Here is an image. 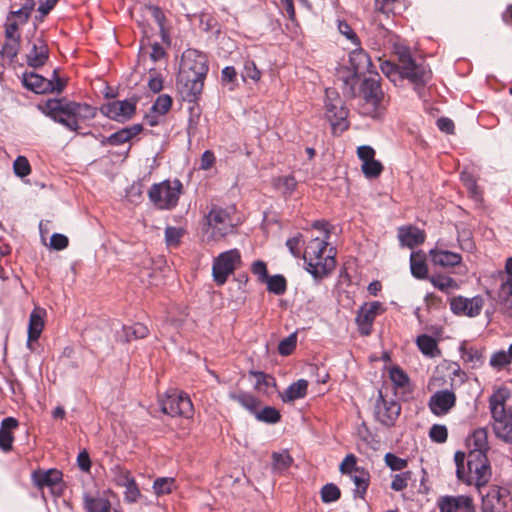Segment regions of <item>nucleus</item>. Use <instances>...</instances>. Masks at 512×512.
Returning a JSON list of instances; mask_svg holds the SVG:
<instances>
[{"instance_id":"1","label":"nucleus","mask_w":512,"mask_h":512,"mask_svg":"<svg viewBox=\"0 0 512 512\" xmlns=\"http://www.w3.org/2000/svg\"><path fill=\"white\" fill-rule=\"evenodd\" d=\"M208 70L205 54L195 49L183 52L177 76V87L185 100L193 102L198 99L203 91Z\"/></svg>"},{"instance_id":"2","label":"nucleus","mask_w":512,"mask_h":512,"mask_svg":"<svg viewBox=\"0 0 512 512\" xmlns=\"http://www.w3.org/2000/svg\"><path fill=\"white\" fill-rule=\"evenodd\" d=\"M398 63L385 61L381 64L382 72L394 83L401 79H408L415 88L423 87L431 78V70L424 61L415 60L409 48L395 46Z\"/></svg>"},{"instance_id":"3","label":"nucleus","mask_w":512,"mask_h":512,"mask_svg":"<svg viewBox=\"0 0 512 512\" xmlns=\"http://www.w3.org/2000/svg\"><path fill=\"white\" fill-rule=\"evenodd\" d=\"M39 109L51 120L73 132L80 128L79 121L92 119L96 115L95 107L65 99H48L39 105Z\"/></svg>"},{"instance_id":"4","label":"nucleus","mask_w":512,"mask_h":512,"mask_svg":"<svg viewBox=\"0 0 512 512\" xmlns=\"http://www.w3.org/2000/svg\"><path fill=\"white\" fill-rule=\"evenodd\" d=\"M241 223L235 206L213 205L204 217V233L208 241H220L233 234Z\"/></svg>"},{"instance_id":"5","label":"nucleus","mask_w":512,"mask_h":512,"mask_svg":"<svg viewBox=\"0 0 512 512\" xmlns=\"http://www.w3.org/2000/svg\"><path fill=\"white\" fill-rule=\"evenodd\" d=\"M327 245L326 239L315 237L305 247L303 259L307 265L306 270L314 278H322L335 267L334 255L331 253L333 249L331 248L325 255Z\"/></svg>"},{"instance_id":"6","label":"nucleus","mask_w":512,"mask_h":512,"mask_svg":"<svg viewBox=\"0 0 512 512\" xmlns=\"http://www.w3.org/2000/svg\"><path fill=\"white\" fill-rule=\"evenodd\" d=\"M489 409L493 423V431L499 439L512 444V413L505 409V399L500 394L489 398Z\"/></svg>"},{"instance_id":"7","label":"nucleus","mask_w":512,"mask_h":512,"mask_svg":"<svg viewBox=\"0 0 512 512\" xmlns=\"http://www.w3.org/2000/svg\"><path fill=\"white\" fill-rule=\"evenodd\" d=\"M182 184L179 180L163 181L153 184L149 190V198L151 202L160 209H172L179 200Z\"/></svg>"},{"instance_id":"8","label":"nucleus","mask_w":512,"mask_h":512,"mask_svg":"<svg viewBox=\"0 0 512 512\" xmlns=\"http://www.w3.org/2000/svg\"><path fill=\"white\" fill-rule=\"evenodd\" d=\"M361 93L365 101L363 108L365 113L373 118L378 117L382 110L384 94L380 86V77L377 73L363 80Z\"/></svg>"},{"instance_id":"9","label":"nucleus","mask_w":512,"mask_h":512,"mask_svg":"<svg viewBox=\"0 0 512 512\" xmlns=\"http://www.w3.org/2000/svg\"><path fill=\"white\" fill-rule=\"evenodd\" d=\"M241 254L238 249H230L214 258L212 276L217 285H223L228 277L240 266Z\"/></svg>"},{"instance_id":"10","label":"nucleus","mask_w":512,"mask_h":512,"mask_svg":"<svg viewBox=\"0 0 512 512\" xmlns=\"http://www.w3.org/2000/svg\"><path fill=\"white\" fill-rule=\"evenodd\" d=\"M467 468L466 475L473 477L472 485H475L479 494H482L481 489L485 487L491 476V467L486 454L481 453H468L467 454Z\"/></svg>"},{"instance_id":"11","label":"nucleus","mask_w":512,"mask_h":512,"mask_svg":"<svg viewBox=\"0 0 512 512\" xmlns=\"http://www.w3.org/2000/svg\"><path fill=\"white\" fill-rule=\"evenodd\" d=\"M482 495V512H512V498L508 489L493 485Z\"/></svg>"},{"instance_id":"12","label":"nucleus","mask_w":512,"mask_h":512,"mask_svg":"<svg viewBox=\"0 0 512 512\" xmlns=\"http://www.w3.org/2000/svg\"><path fill=\"white\" fill-rule=\"evenodd\" d=\"M161 409L165 414L172 417H190L193 413V404L186 393L174 390L167 393L165 398L161 400Z\"/></svg>"},{"instance_id":"13","label":"nucleus","mask_w":512,"mask_h":512,"mask_svg":"<svg viewBox=\"0 0 512 512\" xmlns=\"http://www.w3.org/2000/svg\"><path fill=\"white\" fill-rule=\"evenodd\" d=\"M22 84L37 94L61 92L64 88L63 81L56 76V70L53 71V79H46L34 72H25L22 75Z\"/></svg>"},{"instance_id":"14","label":"nucleus","mask_w":512,"mask_h":512,"mask_svg":"<svg viewBox=\"0 0 512 512\" xmlns=\"http://www.w3.org/2000/svg\"><path fill=\"white\" fill-rule=\"evenodd\" d=\"M384 311L383 304L378 301L364 303L357 311L356 324L359 333L368 336L372 332L375 318Z\"/></svg>"},{"instance_id":"15","label":"nucleus","mask_w":512,"mask_h":512,"mask_svg":"<svg viewBox=\"0 0 512 512\" xmlns=\"http://www.w3.org/2000/svg\"><path fill=\"white\" fill-rule=\"evenodd\" d=\"M62 476V472L57 469H38L32 472L31 480L39 490L47 487L53 495H59L62 491Z\"/></svg>"},{"instance_id":"16","label":"nucleus","mask_w":512,"mask_h":512,"mask_svg":"<svg viewBox=\"0 0 512 512\" xmlns=\"http://www.w3.org/2000/svg\"><path fill=\"white\" fill-rule=\"evenodd\" d=\"M136 111V100H116L104 104L101 112L106 117L117 122L129 120Z\"/></svg>"},{"instance_id":"17","label":"nucleus","mask_w":512,"mask_h":512,"mask_svg":"<svg viewBox=\"0 0 512 512\" xmlns=\"http://www.w3.org/2000/svg\"><path fill=\"white\" fill-rule=\"evenodd\" d=\"M326 117L333 127L345 123L348 111L335 90L326 89Z\"/></svg>"},{"instance_id":"18","label":"nucleus","mask_w":512,"mask_h":512,"mask_svg":"<svg viewBox=\"0 0 512 512\" xmlns=\"http://www.w3.org/2000/svg\"><path fill=\"white\" fill-rule=\"evenodd\" d=\"M401 411L400 404L394 399H386L382 392L375 404L376 418L385 426H392L398 418Z\"/></svg>"},{"instance_id":"19","label":"nucleus","mask_w":512,"mask_h":512,"mask_svg":"<svg viewBox=\"0 0 512 512\" xmlns=\"http://www.w3.org/2000/svg\"><path fill=\"white\" fill-rule=\"evenodd\" d=\"M456 404V395L448 389L438 390L429 398L428 406L436 416L446 415Z\"/></svg>"},{"instance_id":"20","label":"nucleus","mask_w":512,"mask_h":512,"mask_svg":"<svg viewBox=\"0 0 512 512\" xmlns=\"http://www.w3.org/2000/svg\"><path fill=\"white\" fill-rule=\"evenodd\" d=\"M483 307V299L479 296L465 298L453 297L450 300V308L454 314L475 317L480 314Z\"/></svg>"},{"instance_id":"21","label":"nucleus","mask_w":512,"mask_h":512,"mask_svg":"<svg viewBox=\"0 0 512 512\" xmlns=\"http://www.w3.org/2000/svg\"><path fill=\"white\" fill-rule=\"evenodd\" d=\"M440 512H474L472 498L465 495L444 496L439 499Z\"/></svg>"},{"instance_id":"22","label":"nucleus","mask_w":512,"mask_h":512,"mask_svg":"<svg viewBox=\"0 0 512 512\" xmlns=\"http://www.w3.org/2000/svg\"><path fill=\"white\" fill-rule=\"evenodd\" d=\"M49 57V49L46 42L42 38H36L32 44L31 49L26 55L28 66L32 68H39L44 66Z\"/></svg>"},{"instance_id":"23","label":"nucleus","mask_w":512,"mask_h":512,"mask_svg":"<svg viewBox=\"0 0 512 512\" xmlns=\"http://www.w3.org/2000/svg\"><path fill=\"white\" fill-rule=\"evenodd\" d=\"M19 426V422L14 417H6L0 425V449L7 453L13 448L14 430Z\"/></svg>"},{"instance_id":"24","label":"nucleus","mask_w":512,"mask_h":512,"mask_svg":"<svg viewBox=\"0 0 512 512\" xmlns=\"http://www.w3.org/2000/svg\"><path fill=\"white\" fill-rule=\"evenodd\" d=\"M429 254L431 262L443 268H452L462 262L460 254L445 249L434 248L429 251Z\"/></svg>"},{"instance_id":"25","label":"nucleus","mask_w":512,"mask_h":512,"mask_svg":"<svg viewBox=\"0 0 512 512\" xmlns=\"http://www.w3.org/2000/svg\"><path fill=\"white\" fill-rule=\"evenodd\" d=\"M398 239L401 246L413 249L424 242L425 234L417 227L401 226L398 228Z\"/></svg>"},{"instance_id":"26","label":"nucleus","mask_w":512,"mask_h":512,"mask_svg":"<svg viewBox=\"0 0 512 512\" xmlns=\"http://www.w3.org/2000/svg\"><path fill=\"white\" fill-rule=\"evenodd\" d=\"M141 131L142 126L140 124H134L130 127L120 129L108 137H104L101 140V145L118 146L124 144L138 135Z\"/></svg>"},{"instance_id":"27","label":"nucleus","mask_w":512,"mask_h":512,"mask_svg":"<svg viewBox=\"0 0 512 512\" xmlns=\"http://www.w3.org/2000/svg\"><path fill=\"white\" fill-rule=\"evenodd\" d=\"M45 315L46 311L39 307H35L30 313L27 340L28 346H30L31 342L37 341L39 339L44 328Z\"/></svg>"},{"instance_id":"28","label":"nucleus","mask_w":512,"mask_h":512,"mask_svg":"<svg viewBox=\"0 0 512 512\" xmlns=\"http://www.w3.org/2000/svg\"><path fill=\"white\" fill-rule=\"evenodd\" d=\"M468 453L486 454L489 450L488 432L486 428H477L467 438Z\"/></svg>"},{"instance_id":"29","label":"nucleus","mask_w":512,"mask_h":512,"mask_svg":"<svg viewBox=\"0 0 512 512\" xmlns=\"http://www.w3.org/2000/svg\"><path fill=\"white\" fill-rule=\"evenodd\" d=\"M83 503L87 512H110L111 510V504L109 500L98 494L92 495L89 493H84Z\"/></svg>"},{"instance_id":"30","label":"nucleus","mask_w":512,"mask_h":512,"mask_svg":"<svg viewBox=\"0 0 512 512\" xmlns=\"http://www.w3.org/2000/svg\"><path fill=\"white\" fill-rule=\"evenodd\" d=\"M307 388L308 382L304 379H299L286 388V390L281 394V398L283 402H292L303 398L307 394Z\"/></svg>"},{"instance_id":"31","label":"nucleus","mask_w":512,"mask_h":512,"mask_svg":"<svg viewBox=\"0 0 512 512\" xmlns=\"http://www.w3.org/2000/svg\"><path fill=\"white\" fill-rule=\"evenodd\" d=\"M349 477L355 485L354 497L364 499L370 483L369 472L363 468L360 471H356L355 474H352Z\"/></svg>"},{"instance_id":"32","label":"nucleus","mask_w":512,"mask_h":512,"mask_svg":"<svg viewBox=\"0 0 512 512\" xmlns=\"http://www.w3.org/2000/svg\"><path fill=\"white\" fill-rule=\"evenodd\" d=\"M416 344L423 355L430 358L440 356L437 341L432 336L427 334L419 335L416 339Z\"/></svg>"},{"instance_id":"33","label":"nucleus","mask_w":512,"mask_h":512,"mask_svg":"<svg viewBox=\"0 0 512 512\" xmlns=\"http://www.w3.org/2000/svg\"><path fill=\"white\" fill-rule=\"evenodd\" d=\"M349 59L355 73H361L364 70H369L371 66L370 57L362 49L352 51L349 55Z\"/></svg>"},{"instance_id":"34","label":"nucleus","mask_w":512,"mask_h":512,"mask_svg":"<svg viewBox=\"0 0 512 512\" xmlns=\"http://www.w3.org/2000/svg\"><path fill=\"white\" fill-rule=\"evenodd\" d=\"M460 352L464 363L468 364L471 368H478L484 363L482 352L475 347L461 346Z\"/></svg>"},{"instance_id":"35","label":"nucleus","mask_w":512,"mask_h":512,"mask_svg":"<svg viewBox=\"0 0 512 512\" xmlns=\"http://www.w3.org/2000/svg\"><path fill=\"white\" fill-rule=\"evenodd\" d=\"M410 269L412 275L417 279H424L427 277L428 269L425 263L424 256L421 254V252L411 253Z\"/></svg>"},{"instance_id":"36","label":"nucleus","mask_w":512,"mask_h":512,"mask_svg":"<svg viewBox=\"0 0 512 512\" xmlns=\"http://www.w3.org/2000/svg\"><path fill=\"white\" fill-rule=\"evenodd\" d=\"M273 186L281 191L284 197H289L296 190L297 181L292 175L279 176L273 179Z\"/></svg>"},{"instance_id":"37","label":"nucleus","mask_w":512,"mask_h":512,"mask_svg":"<svg viewBox=\"0 0 512 512\" xmlns=\"http://www.w3.org/2000/svg\"><path fill=\"white\" fill-rule=\"evenodd\" d=\"M229 397L238 402L242 407L255 415L259 408V401L251 394L246 392L230 393Z\"/></svg>"},{"instance_id":"38","label":"nucleus","mask_w":512,"mask_h":512,"mask_svg":"<svg viewBox=\"0 0 512 512\" xmlns=\"http://www.w3.org/2000/svg\"><path fill=\"white\" fill-rule=\"evenodd\" d=\"M467 459V455L465 452L457 451L454 455V461L456 464V476L459 480L464 482L467 485H472L473 477L471 475H466L464 469V463Z\"/></svg>"},{"instance_id":"39","label":"nucleus","mask_w":512,"mask_h":512,"mask_svg":"<svg viewBox=\"0 0 512 512\" xmlns=\"http://www.w3.org/2000/svg\"><path fill=\"white\" fill-rule=\"evenodd\" d=\"M264 282L267 284V289L271 293L282 295L286 291V279L280 274L268 276Z\"/></svg>"},{"instance_id":"40","label":"nucleus","mask_w":512,"mask_h":512,"mask_svg":"<svg viewBox=\"0 0 512 512\" xmlns=\"http://www.w3.org/2000/svg\"><path fill=\"white\" fill-rule=\"evenodd\" d=\"M432 285L442 292H448L450 289L458 287L456 281L447 275L437 274L430 278Z\"/></svg>"},{"instance_id":"41","label":"nucleus","mask_w":512,"mask_h":512,"mask_svg":"<svg viewBox=\"0 0 512 512\" xmlns=\"http://www.w3.org/2000/svg\"><path fill=\"white\" fill-rule=\"evenodd\" d=\"M123 331L127 341L145 338L149 333L148 328L142 323L124 326Z\"/></svg>"},{"instance_id":"42","label":"nucleus","mask_w":512,"mask_h":512,"mask_svg":"<svg viewBox=\"0 0 512 512\" xmlns=\"http://www.w3.org/2000/svg\"><path fill=\"white\" fill-rule=\"evenodd\" d=\"M175 488V479L172 477H160L155 479L153 490L157 496L171 493Z\"/></svg>"},{"instance_id":"43","label":"nucleus","mask_w":512,"mask_h":512,"mask_svg":"<svg viewBox=\"0 0 512 512\" xmlns=\"http://www.w3.org/2000/svg\"><path fill=\"white\" fill-rule=\"evenodd\" d=\"M254 416L258 421L268 424H275L280 420L279 411L276 408L270 406H266L261 410L257 409Z\"/></svg>"},{"instance_id":"44","label":"nucleus","mask_w":512,"mask_h":512,"mask_svg":"<svg viewBox=\"0 0 512 512\" xmlns=\"http://www.w3.org/2000/svg\"><path fill=\"white\" fill-rule=\"evenodd\" d=\"M111 473L113 476V481L119 487L127 485L130 481L134 479L129 470L119 465H115L111 469Z\"/></svg>"},{"instance_id":"45","label":"nucleus","mask_w":512,"mask_h":512,"mask_svg":"<svg viewBox=\"0 0 512 512\" xmlns=\"http://www.w3.org/2000/svg\"><path fill=\"white\" fill-rule=\"evenodd\" d=\"M273 468L277 471H284L290 467L293 462L287 450L281 452H274L272 454Z\"/></svg>"},{"instance_id":"46","label":"nucleus","mask_w":512,"mask_h":512,"mask_svg":"<svg viewBox=\"0 0 512 512\" xmlns=\"http://www.w3.org/2000/svg\"><path fill=\"white\" fill-rule=\"evenodd\" d=\"M361 170L366 178L374 179L382 173L383 165L380 161L373 158L370 161H365V163H362Z\"/></svg>"},{"instance_id":"47","label":"nucleus","mask_w":512,"mask_h":512,"mask_svg":"<svg viewBox=\"0 0 512 512\" xmlns=\"http://www.w3.org/2000/svg\"><path fill=\"white\" fill-rule=\"evenodd\" d=\"M172 106V98L167 94H162L157 97L151 107V111L158 116L165 115Z\"/></svg>"},{"instance_id":"48","label":"nucleus","mask_w":512,"mask_h":512,"mask_svg":"<svg viewBox=\"0 0 512 512\" xmlns=\"http://www.w3.org/2000/svg\"><path fill=\"white\" fill-rule=\"evenodd\" d=\"M389 378L397 388H405L409 385V377L399 366H393L389 370Z\"/></svg>"},{"instance_id":"49","label":"nucleus","mask_w":512,"mask_h":512,"mask_svg":"<svg viewBox=\"0 0 512 512\" xmlns=\"http://www.w3.org/2000/svg\"><path fill=\"white\" fill-rule=\"evenodd\" d=\"M241 76L243 80L251 79L254 82H257L261 78V71L257 68L253 60L247 59L244 61Z\"/></svg>"},{"instance_id":"50","label":"nucleus","mask_w":512,"mask_h":512,"mask_svg":"<svg viewBox=\"0 0 512 512\" xmlns=\"http://www.w3.org/2000/svg\"><path fill=\"white\" fill-rule=\"evenodd\" d=\"M21 39L5 38V43L2 47V54L9 60L13 61L19 53Z\"/></svg>"},{"instance_id":"51","label":"nucleus","mask_w":512,"mask_h":512,"mask_svg":"<svg viewBox=\"0 0 512 512\" xmlns=\"http://www.w3.org/2000/svg\"><path fill=\"white\" fill-rule=\"evenodd\" d=\"M339 469L342 474L350 476L363 468L357 466V458L355 455L348 454L341 462Z\"/></svg>"},{"instance_id":"52","label":"nucleus","mask_w":512,"mask_h":512,"mask_svg":"<svg viewBox=\"0 0 512 512\" xmlns=\"http://www.w3.org/2000/svg\"><path fill=\"white\" fill-rule=\"evenodd\" d=\"M340 496V489L333 483H328L321 489V499L324 503L335 502L340 498Z\"/></svg>"},{"instance_id":"53","label":"nucleus","mask_w":512,"mask_h":512,"mask_svg":"<svg viewBox=\"0 0 512 512\" xmlns=\"http://www.w3.org/2000/svg\"><path fill=\"white\" fill-rule=\"evenodd\" d=\"M184 234V230L178 227L168 226L165 229V242L169 247H176Z\"/></svg>"},{"instance_id":"54","label":"nucleus","mask_w":512,"mask_h":512,"mask_svg":"<svg viewBox=\"0 0 512 512\" xmlns=\"http://www.w3.org/2000/svg\"><path fill=\"white\" fill-rule=\"evenodd\" d=\"M297 336L295 333L290 334L282 339L278 345V352L282 356L290 355L296 348Z\"/></svg>"},{"instance_id":"55","label":"nucleus","mask_w":512,"mask_h":512,"mask_svg":"<svg viewBox=\"0 0 512 512\" xmlns=\"http://www.w3.org/2000/svg\"><path fill=\"white\" fill-rule=\"evenodd\" d=\"M13 171L16 176L23 178L31 173V166L25 156H18L13 163Z\"/></svg>"},{"instance_id":"56","label":"nucleus","mask_w":512,"mask_h":512,"mask_svg":"<svg viewBox=\"0 0 512 512\" xmlns=\"http://www.w3.org/2000/svg\"><path fill=\"white\" fill-rule=\"evenodd\" d=\"M511 363L510 356L504 350L497 351L490 358V365L500 370Z\"/></svg>"},{"instance_id":"57","label":"nucleus","mask_w":512,"mask_h":512,"mask_svg":"<svg viewBox=\"0 0 512 512\" xmlns=\"http://www.w3.org/2000/svg\"><path fill=\"white\" fill-rule=\"evenodd\" d=\"M124 490V500L128 503H136L140 497L141 492L136 484L135 479L130 481L127 485L123 486Z\"/></svg>"},{"instance_id":"58","label":"nucleus","mask_w":512,"mask_h":512,"mask_svg":"<svg viewBox=\"0 0 512 512\" xmlns=\"http://www.w3.org/2000/svg\"><path fill=\"white\" fill-rule=\"evenodd\" d=\"M429 437L433 442L444 443L448 437V430L445 425L434 424L429 431Z\"/></svg>"},{"instance_id":"59","label":"nucleus","mask_w":512,"mask_h":512,"mask_svg":"<svg viewBox=\"0 0 512 512\" xmlns=\"http://www.w3.org/2000/svg\"><path fill=\"white\" fill-rule=\"evenodd\" d=\"M384 460L386 465L393 471H401L408 465L406 459L400 458L393 453H387Z\"/></svg>"},{"instance_id":"60","label":"nucleus","mask_w":512,"mask_h":512,"mask_svg":"<svg viewBox=\"0 0 512 512\" xmlns=\"http://www.w3.org/2000/svg\"><path fill=\"white\" fill-rule=\"evenodd\" d=\"M411 479V472L406 471L399 474H395L392 482H391V489L394 491H402L404 490L407 485L408 481Z\"/></svg>"},{"instance_id":"61","label":"nucleus","mask_w":512,"mask_h":512,"mask_svg":"<svg viewBox=\"0 0 512 512\" xmlns=\"http://www.w3.org/2000/svg\"><path fill=\"white\" fill-rule=\"evenodd\" d=\"M505 272L508 275V279L502 284L501 291L507 297L512 295V257H509L505 263Z\"/></svg>"},{"instance_id":"62","label":"nucleus","mask_w":512,"mask_h":512,"mask_svg":"<svg viewBox=\"0 0 512 512\" xmlns=\"http://www.w3.org/2000/svg\"><path fill=\"white\" fill-rule=\"evenodd\" d=\"M302 243V235L297 234L296 236L287 239L286 246L294 257H299L301 254Z\"/></svg>"},{"instance_id":"63","label":"nucleus","mask_w":512,"mask_h":512,"mask_svg":"<svg viewBox=\"0 0 512 512\" xmlns=\"http://www.w3.org/2000/svg\"><path fill=\"white\" fill-rule=\"evenodd\" d=\"M20 23L17 21H14L10 18V16L7 17V22L4 25L5 28V38H15V39H21V35L18 32Z\"/></svg>"},{"instance_id":"64","label":"nucleus","mask_w":512,"mask_h":512,"mask_svg":"<svg viewBox=\"0 0 512 512\" xmlns=\"http://www.w3.org/2000/svg\"><path fill=\"white\" fill-rule=\"evenodd\" d=\"M69 244L68 238L60 233L52 234L50 238V247L54 250L60 251L65 249Z\"/></svg>"}]
</instances>
